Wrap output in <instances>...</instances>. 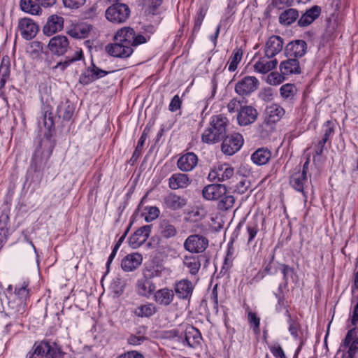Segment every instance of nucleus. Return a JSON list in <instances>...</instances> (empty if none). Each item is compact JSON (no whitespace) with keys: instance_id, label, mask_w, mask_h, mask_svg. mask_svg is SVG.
<instances>
[{"instance_id":"423d86ee","label":"nucleus","mask_w":358,"mask_h":358,"mask_svg":"<svg viewBox=\"0 0 358 358\" xmlns=\"http://www.w3.org/2000/svg\"><path fill=\"white\" fill-rule=\"evenodd\" d=\"M208 245V240L199 234L190 235L184 242V248L191 253L203 252Z\"/></svg>"},{"instance_id":"c85d7f7f","label":"nucleus","mask_w":358,"mask_h":358,"mask_svg":"<svg viewBox=\"0 0 358 358\" xmlns=\"http://www.w3.org/2000/svg\"><path fill=\"white\" fill-rule=\"evenodd\" d=\"M321 12V8L318 6H314L302 15L298 20L299 27H306L310 24L315 19H317Z\"/></svg>"},{"instance_id":"5701e85b","label":"nucleus","mask_w":358,"mask_h":358,"mask_svg":"<svg viewBox=\"0 0 358 358\" xmlns=\"http://www.w3.org/2000/svg\"><path fill=\"white\" fill-rule=\"evenodd\" d=\"M307 182V176L305 175L304 171L296 170L291 175L289 178V184L296 191L302 192L306 196L304 192V187Z\"/></svg>"},{"instance_id":"f8f14e48","label":"nucleus","mask_w":358,"mask_h":358,"mask_svg":"<svg viewBox=\"0 0 358 358\" xmlns=\"http://www.w3.org/2000/svg\"><path fill=\"white\" fill-rule=\"evenodd\" d=\"M234 169L224 164L212 169L208 178L210 181L223 182L230 179L234 176Z\"/></svg>"},{"instance_id":"3c124183","label":"nucleus","mask_w":358,"mask_h":358,"mask_svg":"<svg viewBox=\"0 0 358 358\" xmlns=\"http://www.w3.org/2000/svg\"><path fill=\"white\" fill-rule=\"evenodd\" d=\"M247 231L249 235L248 243H250L254 239L258 232L257 223L256 222L249 223L247 227Z\"/></svg>"},{"instance_id":"4d7b16f0","label":"nucleus","mask_w":358,"mask_h":358,"mask_svg":"<svg viewBox=\"0 0 358 358\" xmlns=\"http://www.w3.org/2000/svg\"><path fill=\"white\" fill-rule=\"evenodd\" d=\"M43 118L45 127L50 129L54 125V117L52 115V113L49 111V110H45Z\"/></svg>"},{"instance_id":"7c9ffc66","label":"nucleus","mask_w":358,"mask_h":358,"mask_svg":"<svg viewBox=\"0 0 358 358\" xmlns=\"http://www.w3.org/2000/svg\"><path fill=\"white\" fill-rule=\"evenodd\" d=\"M278 64L276 59L273 60H268L265 58H262L257 61L255 65V71L262 74H265L274 69Z\"/></svg>"},{"instance_id":"bf43d9fd","label":"nucleus","mask_w":358,"mask_h":358,"mask_svg":"<svg viewBox=\"0 0 358 358\" xmlns=\"http://www.w3.org/2000/svg\"><path fill=\"white\" fill-rule=\"evenodd\" d=\"M181 103L182 102L179 96H174L169 104V110L172 112L176 111L179 108H180Z\"/></svg>"},{"instance_id":"2eb2a0df","label":"nucleus","mask_w":358,"mask_h":358,"mask_svg":"<svg viewBox=\"0 0 358 358\" xmlns=\"http://www.w3.org/2000/svg\"><path fill=\"white\" fill-rule=\"evenodd\" d=\"M257 115L258 112L254 107L245 106L238 113V122L241 126H248L257 120Z\"/></svg>"},{"instance_id":"774afa93","label":"nucleus","mask_w":358,"mask_h":358,"mask_svg":"<svg viewBox=\"0 0 358 358\" xmlns=\"http://www.w3.org/2000/svg\"><path fill=\"white\" fill-rule=\"evenodd\" d=\"M248 188L247 182L245 180L240 181L237 185V190L239 193H244Z\"/></svg>"},{"instance_id":"393cba45","label":"nucleus","mask_w":358,"mask_h":358,"mask_svg":"<svg viewBox=\"0 0 358 358\" xmlns=\"http://www.w3.org/2000/svg\"><path fill=\"white\" fill-rule=\"evenodd\" d=\"M280 70L282 75L300 74L299 62L296 58L289 57L280 64Z\"/></svg>"},{"instance_id":"680f3d73","label":"nucleus","mask_w":358,"mask_h":358,"mask_svg":"<svg viewBox=\"0 0 358 358\" xmlns=\"http://www.w3.org/2000/svg\"><path fill=\"white\" fill-rule=\"evenodd\" d=\"M268 80L271 84L277 85L281 82V76L278 73H271L268 76Z\"/></svg>"},{"instance_id":"58836bf2","label":"nucleus","mask_w":358,"mask_h":358,"mask_svg":"<svg viewBox=\"0 0 358 358\" xmlns=\"http://www.w3.org/2000/svg\"><path fill=\"white\" fill-rule=\"evenodd\" d=\"M156 312V308L155 305L152 303H148L141 305L139 307H138L136 310L135 313L138 317H150L152 315H154Z\"/></svg>"},{"instance_id":"f3484780","label":"nucleus","mask_w":358,"mask_h":358,"mask_svg":"<svg viewBox=\"0 0 358 358\" xmlns=\"http://www.w3.org/2000/svg\"><path fill=\"white\" fill-rule=\"evenodd\" d=\"M110 72L102 70L94 64H92V66L84 74L80 76L79 81L81 84L87 85L95 80L103 78Z\"/></svg>"},{"instance_id":"ddd939ff","label":"nucleus","mask_w":358,"mask_h":358,"mask_svg":"<svg viewBox=\"0 0 358 358\" xmlns=\"http://www.w3.org/2000/svg\"><path fill=\"white\" fill-rule=\"evenodd\" d=\"M227 193V188L224 185L210 184L208 185L202 190L203 198L209 201H215L220 199Z\"/></svg>"},{"instance_id":"7ed1b4c3","label":"nucleus","mask_w":358,"mask_h":358,"mask_svg":"<svg viewBox=\"0 0 358 358\" xmlns=\"http://www.w3.org/2000/svg\"><path fill=\"white\" fill-rule=\"evenodd\" d=\"M34 350L29 352V358H60L62 351L55 344L52 345L46 341H42L39 343H35Z\"/></svg>"},{"instance_id":"4be33fe9","label":"nucleus","mask_w":358,"mask_h":358,"mask_svg":"<svg viewBox=\"0 0 358 358\" xmlns=\"http://www.w3.org/2000/svg\"><path fill=\"white\" fill-rule=\"evenodd\" d=\"M197 162V156L193 152H188L178 159L177 165L180 171L187 172L192 171L196 166Z\"/></svg>"},{"instance_id":"37998d69","label":"nucleus","mask_w":358,"mask_h":358,"mask_svg":"<svg viewBox=\"0 0 358 358\" xmlns=\"http://www.w3.org/2000/svg\"><path fill=\"white\" fill-rule=\"evenodd\" d=\"M280 95L285 99L291 100L296 94V89L293 84H285L280 89Z\"/></svg>"},{"instance_id":"c03bdc74","label":"nucleus","mask_w":358,"mask_h":358,"mask_svg":"<svg viewBox=\"0 0 358 358\" xmlns=\"http://www.w3.org/2000/svg\"><path fill=\"white\" fill-rule=\"evenodd\" d=\"M170 334L173 338H176L177 341L181 342L183 345L193 346V344L190 342V331L185 332L184 335L182 333L180 335L178 330L173 329L170 331Z\"/></svg>"},{"instance_id":"473e14b6","label":"nucleus","mask_w":358,"mask_h":358,"mask_svg":"<svg viewBox=\"0 0 358 358\" xmlns=\"http://www.w3.org/2000/svg\"><path fill=\"white\" fill-rule=\"evenodd\" d=\"M74 107L69 101L62 103L57 107V115L59 119H62L64 121H69L73 113Z\"/></svg>"},{"instance_id":"ea45409f","label":"nucleus","mask_w":358,"mask_h":358,"mask_svg":"<svg viewBox=\"0 0 358 358\" xmlns=\"http://www.w3.org/2000/svg\"><path fill=\"white\" fill-rule=\"evenodd\" d=\"M27 287L28 284L26 282H23V284L20 287H16L15 288L14 295L12 296L27 303L29 295V291L27 289Z\"/></svg>"},{"instance_id":"864d4df0","label":"nucleus","mask_w":358,"mask_h":358,"mask_svg":"<svg viewBox=\"0 0 358 358\" xmlns=\"http://www.w3.org/2000/svg\"><path fill=\"white\" fill-rule=\"evenodd\" d=\"M269 348L275 358H287L283 350L279 344H274L270 346Z\"/></svg>"},{"instance_id":"a211bd4d","label":"nucleus","mask_w":358,"mask_h":358,"mask_svg":"<svg viewBox=\"0 0 358 358\" xmlns=\"http://www.w3.org/2000/svg\"><path fill=\"white\" fill-rule=\"evenodd\" d=\"M151 225H145L137 229L129 238V245L138 248L143 245L150 236Z\"/></svg>"},{"instance_id":"a19ab883","label":"nucleus","mask_w":358,"mask_h":358,"mask_svg":"<svg viewBox=\"0 0 358 358\" xmlns=\"http://www.w3.org/2000/svg\"><path fill=\"white\" fill-rule=\"evenodd\" d=\"M234 197L232 195L225 194L220 198V201L217 203V208L219 210L227 211L234 206Z\"/></svg>"},{"instance_id":"69168bd1","label":"nucleus","mask_w":358,"mask_h":358,"mask_svg":"<svg viewBox=\"0 0 358 358\" xmlns=\"http://www.w3.org/2000/svg\"><path fill=\"white\" fill-rule=\"evenodd\" d=\"M39 4L40 7L48 8L54 6L57 0H35Z\"/></svg>"},{"instance_id":"6ab92c4d","label":"nucleus","mask_w":358,"mask_h":358,"mask_svg":"<svg viewBox=\"0 0 358 358\" xmlns=\"http://www.w3.org/2000/svg\"><path fill=\"white\" fill-rule=\"evenodd\" d=\"M282 38L278 36H272L266 43L265 55L268 59L272 58L282 50Z\"/></svg>"},{"instance_id":"c756f323","label":"nucleus","mask_w":358,"mask_h":358,"mask_svg":"<svg viewBox=\"0 0 358 358\" xmlns=\"http://www.w3.org/2000/svg\"><path fill=\"white\" fill-rule=\"evenodd\" d=\"M8 306V315L10 316H17L19 315H22L26 311L27 303L11 296Z\"/></svg>"},{"instance_id":"8fccbe9b","label":"nucleus","mask_w":358,"mask_h":358,"mask_svg":"<svg viewBox=\"0 0 358 358\" xmlns=\"http://www.w3.org/2000/svg\"><path fill=\"white\" fill-rule=\"evenodd\" d=\"M86 0H63L64 6L71 9H77L83 6Z\"/></svg>"},{"instance_id":"cd10ccee","label":"nucleus","mask_w":358,"mask_h":358,"mask_svg":"<svg viewBox=\"0 0 358 358\" xmlns=\"http://www.w3.org/2000/svg\"><path fill=\"white\" fill-rule=\"evenodd\" d=\"M164 203L166 208L175 210L184 207L187 203V201L180 196L174 193H170L164 196Z\"/></svg>"},{"instance_id":"79ce46f5","label":"nucleus","mask_w":358,"mask_h":358,"mask_svg":"<svg viewBox=\"0 0 358 358\" xmlns=\"http://www.w3.org/2000/svg\"><path fill=\"white\" fill-rule=\"evenodd\" d=\"M283 308V309L285 310V314L288 317V322L289 323V331L290 334L292 335H293L294 336L296 337L297 336V325H296V324H295L293 322L292 319L291 318L289 311L286 308L283 301L282 299H279L278 306L277 307V310H280V308Z\"/></svg>"},{"instance_id":"bb28decb","label":"nucleus","mask_w":358,"mask_h":358,"mask_svg":"<svg viewBox=\"0 0 358 358\" xmlns=\"http://www.w3.org/2000/svg\"><path fill=\"white\" fill-rule=\"evenodd\" d=\"M154 297L157 303L167 306L173 301L174 292L173 289L165 287L157 290Z\"/></svg>"},{"instance_id":"9b49d317","label":"nucleus","mask_w":358,"mask_h":358,"mask_svg":"<svg viewBox=\"0 0 358 358\" xmlns=\"http://www.w3.org/2000/svg\"><path fill=\"white\" fill-rule=\"evenodd\" d=\"M307 43L303 40H295L289 43L285 48V54L287 57L297 59L306 55Z\"/></svg>"},{"instance_id":"f704fd0d","label":"nucleus","mask_w":358,"mask_h":358,"mask_svg":"<svg viewBox=\"0 0 358 358\" xmlns=\"http://www.w3.org/2000/svg\"><path fill=\"white\" fill-rule=\"evenodd\" d=\"M183 265L189 269L192 275H196L201 267V262L199 257L193 255H185L182 260Z\"/></svg>"},{"instance_id":"6e6d98bb","label":"nucleus","mask_w":358,"mask_h":358,"mask_svg":"<svg viewBox=\"0 0 358 358\" xmlns=\"http://www.w3.org/2000/svg\"><path fill=\"white\" fill-rule=\"evenodd\" d=\"M206 13L203 12V8H200L199 13H197L196 18L194 22V27L193 29V31H198L201 27L202 22L205 17Z\"/></svg>"},{"instance_id":"f257e3e1","label":"nucleus","mask_w":358,"mask_h":358,"mask_svg":"<svg viewBox=\"0 0 358 358\" xmlns=\"http://www.w3.org/2000/svg\"><path fill=\"white\" fill-rule=\"evenodd\" d=\"M228 123V119L222 115L212 117L210 127L202 134V141L207 143H215L222 140L226 135Z\"/></svg>"},{"instance_id":"13d9d810","label":"nucleus","mask_w":358,"mask_h":358,"mask_svg":"<svg viewBox=\"0 0 358 358\" xmlns=\"http://www.w3.org/2000/svg\"><path fill=\"white\" fill-rule=\"evenodd\" d=\"M145 340V338L143 336L131 335L127 338V342L130 345H141Z\"/></svg>"},{"instance_id":"a18cd8bd","label":"nucleus","mask_w":358,"mask_h":358,"mask_svg":"<svg viewBox=\"0 0 358 358\" xmlns=\"http://www.w3.org/2000/svg\"><path fill=\"white\" fill-rule=\"evenodd\" d=\"M161 234L164 237L169 238L175 236L177 230L173 225L168 222H163L161 225Z\"/></svg>"},{"instance_id":"c9c22d12","label":"nucleus","mask_w":358,"mask_h":358,"mask_svg":"<svg viewBox=\"0 0 358 358\" xmlns=\"http://www.w3.org/2000/svg\"><path fill=\"white\" fill-rule=\"evenodd\" d=\"M155 289V285L152 282L148 279L143 278L138 281L137 290L138 293L143 296H149Z\"/></svg>"},{"instance_id":"72a5a7b5","label":"nucleus","mask_w":358,"mask_h":358,"mask_svg":"<svg viewBox=\"0 0 358 358\" xmlns=\"http://www.w3.org/2000/svg\"><path fill=\"white\" fill-rule=\"evenodd\" d=\"M20 6L22 10L31 15L41 14L42 9L35 0H20Z\"/></svg>"},{"instance_id":"0e129e2a","label":"nucleus","mask_w":358,"mask_h":358,"mask_svg":"<svg viewBox=\"0 0 358 358\" xmlns=\"http://www.w3.org/2000/svg\"><path fill=\"white\" fill-rule=\"evenodd\" d=\"M259 96L262 100L269 101L272 99L273 94L270 89L264 90L263 92H260Z\"/></svg>"},{"instance_id":"412c9836","label":"nucleus","mask_w":358,"mask_h":358,"mask_svg":"<svg viewBox=\"0 0 358 358\" xmlns=\"http://www.w3.org/2000/svg\"><path fill=\"white\" fill-rule=\"evenodd\" d=\"M64 26V18L57 15L50 16L45 26L43 27V33L47 36H50L57 31H61Z\"/></svg>"},{"instance_id":"aec40b11","label":"nucleus","mask_w":358,"mask_h":358,"mask_svg":"<svg viewBox=\"0 0 358 358\" xmlns=\"http://www.w3.org/2000/svg\"><path fill=\"white\" fill-rule=\"evenodd\" d=\"M285 110L277 103L268 106L265 110V122L267 124L278 122L285 115Z\"/></svg>"},{"instance_id":"09e8293b","label":"nucleus","mask_w":358,"mask_h":358,"mask_svg":"<svg viewBox=\"0 0 358 358\" xmlns=\"http://www.w3.org/2000/svg\"><path fill=\"white\" fill-rule=\"evenodd\" d=\"M248 322L252 326L253 330L256 334L259 332V318L255 313L250 312L248 313Z\"/></svg>"},{"instance_id":"e2e57ef3","label":"nucleus","mask_w":358,"mask_h":358,"mask_svg":"<svg viewBox=\"0 0 358 358\" xmlns=\"http://www.w3.org/2000/svg\"><path fill=\"white\" fill-rule=\"evenodd\" d=\"M331 122L327 121L326 122L327 129L324 131V137L322 138V143H326L329 139V136L333 133V128L330 127Z\"/></svg>"},{"instance_id":"5fc2aeb1","label":"nucleus","mask_w":358,"mask_h":358,"mask_svg":"<svg viewBox=\"0 0 358 358\" xmlns=\"http://www.w3.org/2000/svg\"><path fill=\"white\" fill-rule=\"evenodd\" d=\"M241 105V102L236 99H231L227 105L228 110L230 113H234L236 111H238L243 108Z\"/></svg>"},{"instance_id":"49530a36","label":"nucleus","mask_w":358,"mask_h":358,"mask_svg":"<svg viewBox=\"0 0 358 358\" xmlns=\"http://www.w3.org/2000/svg\"><path fill=\"white\" fill-rule=\"evenodd\" d=\"M243 52L241 49H237L236 52L233 53V55L230 57L229 65L228 70L229 71H234L237 69L238 64L242 59Z\"/></svg>"},{"instance_id":"dca6fc26","label":"nucleus","mask_w":358,"mask_h":358,"mask_svg":"<svg viewBox=\"0 0 358 358\" xmlns=\"http://www.w3.org/2000/svg\"><path fill=\"white\" fill-rule=\"evenodd\" d=\"M18 29L22 37L27 40L33 38L38 31V27L34 22L26 17L19 21Z\"/></svg>"},{"instance_id":"9d476101","label":"nucleus","mask_w":358,"mask_h":358,"mask_svg":"<svg viewBox=\"0 0 358 358\" xmlns=\"http://www.w3.org/2000/svg\"><path fill=\"white\" fill-rule=\"evenodd\" d=\"M48 48L52 54L58 56L63 55L69 48V41L66 36L57 35L50 40Z\"/></svg>"},{"instance_id":"f03ea898","label":"nucleus","mask_w":358,"mask_h":358,"mask_svg":"<svg viewBox=\"0 0 358 358\" xmlns=\"http://www.w3.org/2000/svg\"><path fill=\"white\" fill-rule=\"evenodd\" d=\"M149 39V36H145L141 34H136L134 29L129 27L121 28L114 36L115 41L122 43L131 48L146 43Z\"/></svg>"},{"instance_id":"603ef678","label":"nucleus","mask_w":358,"mask_h":358,"mask_svg":"<svg viewBox=\"0 0 358 358\" xmlns=\"http://www.w3.org/2000/svg\"><path fill=\"white\" fill-rule=\"evenodd\" d=\"M80 57V52L78 54L76 57H70L68 59H66L64 62H59L57 64L56 66L53 67V69H60L62 71H64L71 63L78 61Z\"/></svg>"},{"instance_id":"a878e982","label":"nucleus","mask_w":358,"mask_h":358,"mask_svg":"<svg viewBox=\"0 0 358 358\" xmlns=\"http://www.w3.org/2000/svg\"><path fill=\"white\" fill-rule=\"evenodd\" d=\"M190 184V180L185 173H174L169 179V187L172 189L185 188Z\"/></svg>"},{"instance_id":"052dcab7","label":"nucleus","mask_w":358,"mask_h":358,"mask_svg":"<svg viewBox=\"0 0 358 358\" xmlns=\"http://www.w3.org/2000/svg\"><path fill=\"white\" fill-rule=\"evenodd\" d=\"M159 215V210L155 206H152L148 210V215L146 216L147 221H151L156 219Z\"/></svg>"},{"instance_id":"2f4dec72","label":"nucleus","mask_w":358,"mask_h":358,"mask_svg":"<svg viewBox=\"0 0 358 358\" xmlns=\"http://www.w3.org/2000/svg\"><path fill=\"white\" fill-rule=\"evenodd\" d=\"M271 157V151L264 148L257 149L251 156L252 161L257 165L266 164Z\"/></svg>"},{"instance_id":"e433bc0d","label":"nucleus","mask_w":358,"mask_h":358,"mask_svg":"<svg viewBox=\"0 0 358 358\" xmlns=\"http://www.w3.org/2000/svg\"><path fill=\"white\" fill-rule=\"evenodd\" d=\"M9 222V209H3L0 215V245H2L3 238L8 236V224Z\"/></svg>"},{"instance_id":"4468645a","label":"nucleus","mask_w":358,"mask_h":358,"mask_svg":"<svg viewBox=\"0 0 358 358\" xmlns=\"http://www.w3.org/2000/svg\"><path fill=\"white\" fill-rule=\"evenodd\" d=\"M106 52L111 56L115 57L127 58L133 52V48L122 43L115 41L113 43L108 44L106 46Z\"/></svg>"},{"instance_id":"1a4fd4ad","label":"nucleus","mask_w":358,"mask_h":358,"mask_svg":"<svg viewBox=\"0 0 358 358\" xmlns=\"http://www.w3.org/2000/svg\"><path fill=\"white\" fill-rule=\"evenodd\" d=\"M259 84L255 77L246 76L236 83L235 90L239 95H248L258 88Z\"/></svg>"},{"instance_id":"338daca9","label":"nucleus","mask_w":358,"mask_h":358,"mask_svg":"<svg viewBox=\"0 0 358 358\" xmlns=\"http://www.w3.org/2000/svg\"><path fill=\"white\" fill-rule=\"evenodd\" d=\"M282 272L283 278H284L285 280H287V275L289 273H292L294 272V270H293V268L289 267L288 265L282 264Z\"/></svg>"},{"instance_id":"6e6552de","label":"nucleus","mask_w":358,"mask_h":358,"mask_svg":"<svg viewBox=\"0 0 358 358\" xmlns=\"http://www.w3.org/2000/svg\"><path fill=\"white\" fill-rule=\"evenodd\" d=\"M243 143V136L238 133L224 136L222 143V151L225 155H232L240 150Z\"/></svg>"},{"instance_id":"39448f33","label":"nucleus","mask_w":358,"mask_h":358,"mask_svg":"<svg viewBox=\"0 0 358 358\" xmlns=\"http://www.w3.org/2000/svg\"><path fill=\"white\" fill-rule=\"evenodd\" d=\"M130 8L127 4L117 3L107 8L106 17L113 23L121 24L127 21L130 16Z\"/></svg>"},{"instance_id":"20e7f679","label":"nucleus","mask_w":358,"mask_h":358,"mask_svg":"<svg viewBox=\"0 0 358 358\" xmlns=\"http://www.w3.org/2000/svg\"><path fill=\"white\" fill-rule=\"evenodd\" d=\"M341 351H343L342 358H355L358 352V337H357L356 327H353L347 333L340 345L338 354Z\"/></svg>"},{"instance_id":"4c0bfd02","label":"nucleus","mask_w":358,"mask_h":358,"mask_svg":"<svg viewBox=\"0 0 358 358\" xmlns=\"http://www.w3.org/2000/svg\"><path fill=\"white\" fill-rule=\"evenodd\" d=\"M299 17V12L295 8H288L279 16V22L284 25H290Z\"/></svg>"},{"instance_id":"de8ad7c7","label":"nucleus","mask_w":358,"mask_h":358,"mask_svg":"<svg viewBox=\"0 0 358 358\" xmlns=\"http://www.w3.org/2000/svg\"><path fill=\"white\" fill-rule=\"evenodd\" d=\"M145 139H146V134L145 133V131L143 133V134L141 135L138 142V144L136 145V148L133 153V155L131 158V161H136L137 159L139 157V156L141 155V150L143 149V147L144 145V143H145Z\"/></svg>"},{"instance_id":"0eeeda50","label":"nucleus","mask_w":358,"mask_h":358,"mask_svg":"<svg viewBox=\"0 0 358 358\" xmlns=\"http://www.w3.org/2000/svg\"><path fill=\"white\" fill-rule=\"evenodd\" d=\"M194 289V285L193 282L187 278L176 280L173 284V290L174 295L176 294L177 298L180 300L189 301Z\"/></svg>"},{"instance_id":"b1692460","label":"nucleus","mask_w":358,"mask_h":358,"mask_svg":"<svg viewBox=\"0 0 358 358\" xmlns=\"http://www.w3.org/2000/svg\"><path fill=\"white\" fill-rule=\"evenodd\" d=\"M142 256L138 253H132L124 257L121 262L122 268L127 272L132 271L142 263Z\"/></svg>"}]
</instances>
